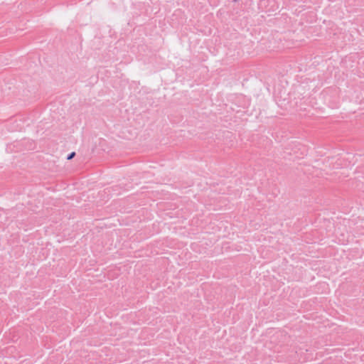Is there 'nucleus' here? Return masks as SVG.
Returning <instances> with one entry per match:
<instances>
[{
	"label": "nucleus",
	"instance_id": "1",
	"mask_svg": "<svg viewBox=\"0 0 364 364\" xmlns=\"http://www.w3.org/2000/svg\"><path fill=\"white\" fill-rule=\"evenodd\" d=\"M75 156V152H72L70 154H68L67 159L70 160Z\"/></svg>",
	"mask_w": 364,
	"mask_h": 364
}]
</instances>
